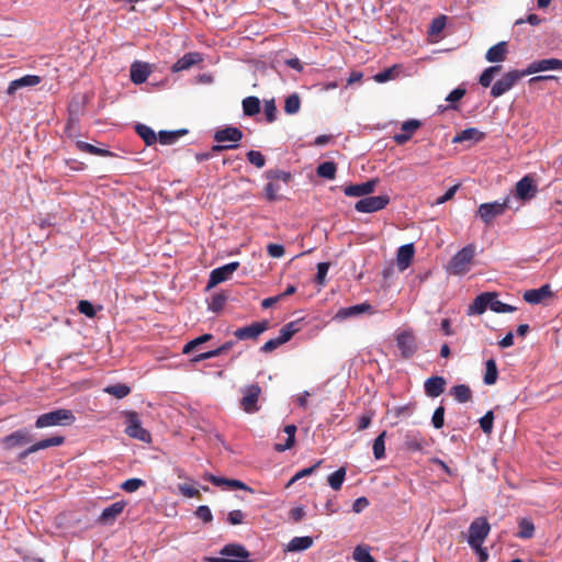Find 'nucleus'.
Wrapping results in <instances>:
<instances>
[{
  "mask_svg": "<svg viewBox=\"0 0 562 562\" xmlns=\"http://www.w3.org/2000/svg\"><path fill=\"white\" fill-rule=\"evenodd\" d=\"M475 254L476 246L474 244L465 245L452 256L447 266V271L453 276L467 274L472 268Z\"/></svg>",
  "mask_w": 562,
  "mask_h": 562,
  "instance_id": "1",
  "label": "nucleus"
},
{
  "mask_svg": "<svg viewBox=\"0 0 562 562\" xmlns=\"http://www.w3.org/2000/svg\"><path fill=\"white\" fill-rule=\"evenodd\" d=\"M76 417L70 409L59 408L40 415L35 420L36 428H46L53 426H70Z\"/></svg>",
  "mask_w": 562,
  "mask_h": 562,
  "instance_id": "2",
  "label": "nucleus"
},
{
  "mask_svg": "<svg viewBox=\"0 0 562 562\" xmlns=\"http://www.w3.org/2000/svg\"><path fill=\"white\" fill-rule=\"evenodd\" d=\"M122 414L125 417V434L133 439L149 443L151 435L142 426L139 415L134 411H124Z\"/></svg>",
  "mask_w": 562,
  "mask_h": 562,
  "instance_id": "3",
  "label": "nucleus"
},
{
  "mask_svg": "<svg viewBox=\"0 0 562 562\" xmlns=\"http://www.w3.org/2000/svg\"><path fill=\"white\" fill-rule=\"evenodd\" d=\"M221 557H211L209 562H251L250 553L241 544L229 543L220 551Z\"/></svg>",
  "mask_w": 562,
  "mask_h": 562,
  "instance_id": "4",
  "label": "nucleus"
},
{
  "mask_svg": "<svg viewBox=\"0 0 562 562\" xmlns=\"http://www.w3.org/2000/svg\"><path fill=\"white\" fill-rule=\"evenodd\" d=\"M512 198L506 196L502 202L494 201L488 203H482L477 209V215L485 224H491L493 220L502 214L507 209H512Z\"/></svg>",
  "mask_w": 562,
  "mask_h": 562,
  "instance_id": "5",
  "label": "nucleus"
},
{
  "mask_svg": "<svg viewBox=\"0 0 562 562\" xmlns=\"http://www.w3.org/2000/svg\"><path fill=\"white\" fill-rule=\"evenodd\" d=\"M525 76V70L514 69L506 72L492 86L491 95L493 98H499L501 95L508 92Z\"/></svg>",
  "mask_w": 562,
  "mask_h": 562,
  "instance_id": "6",
  "label": "nucleus"
},
{
  "mask_svg": "<svg viewBox=\"0 0 562 562\" xmlns=\"http://www.w3.org/2000/svg\"><path fill=\"white\" fill-rule=\"evenodd\" d=\"M491 530V526L486 518H475L469 527L468 543L470 547H479V543H483L487 538Z\"/></svg>",
  "mask_w": 562,
  "mask_h": 562,
  "instance_id": "7",
  "label": "nucleus"
},
{
  "mask_svg": "<svg viewBox=\"0 0 562 562\" xmlns=\"http://www.w3.org/2000/svg\"><path fill=\"white\" fill-rule=\"evenodd\" d=\"M241 408L248 414L258 412L259 407L257 403L261 394V387L258 384L246 385L241 389Z\"/></svg>",
  "mask_w": 562,
  "mask_h": 562,
  "instance_id": "8",
  "label": "nucleus"
},
{
  "mask_svg": "<svg viewBox=\"0 0 562 562\" xmlns=\"http://www.w3.org/2000/svg\"><path fill=\"white\" fill-rule=\"evenodd\" d=\"M390 198L386 194L376 196H366L360 199L356 204V211L360 213H373L386 207Z\"/></svg>",
  "mask_w": 562,
  "mask_h": 562,
  "instance_id": "9",
  "label": "nucleus"
},
{
  "mask_svg": "<svg viewBox=\"0 0 562 562\" xmlns=\"http://www.w3.org/2000/svg\"><path fill=\"white\" fill-rule=\"evenodd\" d=\"M238 267H239V262L233 261V262H229L227 265H224L222 267H218V268L212 270L210 273L206 289L210 290V289L216 286L217 284L231 279V277L238 269Z\"/></svg>",
  "mask_w": 562,
  "mask_h": 562,
  "instance_id": "10",
  "label": "nucleus"
},
{
  "mask_svg": "<svg viewBox=\"0 0 562 562\" xmlns=\"http://www.w3.org/2000/svg\"><path fill=\"white\" fill-rule=\"evenodd\" d=\"M33 437L27 428H21L12 434L3 437L1 443L3 449L12 450L18 447L25 446L32 441Z\"/></svg>",
  "mask_w": 562,
  "mask_h": 562,
  "instance_id": "11",
  "label": "nucleus"
},
{
  "mask_svg": "<svg viewBox=\"0 0 562 562\" xmlns=\"http://www.w3.org/2000/svg\"><path fill=\"white\" fill-rule=\"evenodd\" d=\"M538 193V187L531 176L521 178L515 188V196L524 202L532 200Z\"/></svg>",
  "mask_w": 562,
  "mask_h": 562,
  "instance_id": "12",
  "label": "nucleus"
},
{
  "mask_svg": "<svg viewBox=\"0 0 562 562\" xmlns=\"http://www.w3.org/2000/svg\"><path fill=\"white\" fill-rule=\"evenodd\" d=\"M396 346L405 359L413 357L417 351L416 338L409 330H404L396 336Z\"/></svg>",
  "mask_w": 562,
  "mask_h": 562,
  "instance_id": "13",
  "label": "nucleus"
},
{
  "mask_svg": "<svg viewBox=\"0 0 562 562\" xmlns=\"http://www.w3.org/2000/svg\"><path fill=\"white\" fill-rule=\"evenodd\" d=\"M269 327L268 321L256 322L248 326L237 328L234 336L238 340L257 339Z\"/></svg>",
  "mask_w": 562,
  "mask_h": 562,
  "instance_id": "14",
  "label": "nucleus"
},
{
  "mask_svg": "<svg viewBox=\"0 0 562 562\" xmlns=\"http://www.w3.org/2000/svg\"><path fill=\"white\" fill-rule=\"evenodd\" d=\"M64 442H65V437H63V436H53V437L40 440V441L31 445L25 450H23L19 454V460H23V459L27 458L30 454L37 452L40 450L47 449L50 447L61 446Z\"/></svg>",
  "mask_w": 562,
  "mask_h": 562,
  "instance_id": "15",
  "label": "nucleus"
},
{
  "mask_svg": "<svg viewBox=\"0 0 562 562\" xmlns=\"http://www.w3.org/2000/svg\"><path fill=\"white\" fill-rule=\"evenodd\" d=\"M525 70L526 76L548 71V70H562V59L547 58L532 61Z\"/></svg>",
  "mask_w": 562,
  "mask_h": 562,
  "instance_id": "16",
  "label": "nucleus"
},
{
  "mask_svg": "<svg viewBox=\"0 0 562 562\" xmlns=\"http://www.w3.org/2000/svg\"><path fill=\"white\" fill-rule=\"evenodd\" d=\"M374 312V307L370 303L364 302L361 304L339 308L335 315V319L344 321L364 313L373 314Z\"/></svg>",
  "mask_w": 562,
  "mask_h": 562,
  "instance_id": "17",
  "label": "nucleus"
},
{
  "mask_svg": "<svg viewBox=\"0 0 562 562\" xmlns=\"http://www.w3.org/2000/svg\"><path fill=\"white\" fill-rule=\"evenodd\" d=\"M494 299V292H483L479 294L469 305L467 314L471 315H481L487 308L491 307V301Z\"/></svg>",
  "mask_w": 562,
  "mask_h": 562,
  "instance_id": "18",
  "label": "nucleus"
},
{
  "mask_svg": "<svg viewBox=\"0 0 562 562\" xmlns=\"http://www.w3.org/2000/svg\"><path fill=\"white\" fill-rule=\"evenodd\" d=\"M204 479L206 481L211 482L215 486H221V487L229 488V490H244V491H248L251 493L254 492L251 487H249L248 485H246L244 482H241L239 480L225 479V477L216 476L213 474H206Z\"/></svg>",
  "mask_w": 562,
  "mask_h": 562,
  "instance_id": "19",
  "label": "nucleus"
},
{
  "mask_svg": "<svg viewBox=\"0 0 562 562\" xmlns=\"http://www.w3.org/2000/svg\"><path fill=\"white\" fill-rule=\"evenodd\" d=\"M378 184L376 179H372L362 183L350 184L344 188V193L347 196H363L366 198L375 190Z\"/></svg>",
  "mask_w": 562,
  "mask_h": 562,
  "instance_id": "20",
  "label": "nucleus"
},
{
  "mask_svg": "<svg viewBox=\"0 0 562 562\" xmlns=\"http://www.w3.org/2000/svg\"><path fill=\"white\" fill-rule=\"evenodd\" d=\"M42 78L36 75H25L19 79L12 80L9 83V87L7 89V93L9 95H13L18 90L23 88H31L35 87L38 83H41Z\"/></svg>",
  "mask_w": 562,
  "mask_h": 562,
  "instance_id": "21",
  "label": "nucleus"
},
{
  "mask_svg": "<svg viewBox=\"0 0 562 562\" xmlns=\"http://www.w3.org/2000/svg\"><path fill=\"white\" fill-rule=\"evenodd\" d=\"M243 132L234 126H226L225 128L218 130L214 134V140L220 144L231 142V144H238L243 138Z\"/></svg>",
  "mask_w": 562,
  "mask_h": 562,
  "instance_id": "22",
  "label": "nucleus"
},
{
  "mask_svg": "<svg viewBox=\"0 0 562 562\" xmlns=\"http://www.w3.org/2000/svg\"><path fill=\"white\" fill-rule=\"evenodd\" d=\"M446 384H447V382L443 376H439V375L430 376L424 383L425 394L428 397H432V398L438 397L439 395H441L443 393Z\"/></svg>",
  "mask_w": 562,
  "mask_h": 562,
  "instance_id": "23",
  "label": "nucleus"
},
{
  "mask_svg": "<svg viewBox=\"0 0 562 562\" xmlns=\"http://www.w3.org/2000/svg\"><path fill=\"white\" fill-rule=\"evenodd\" d=\"M125 505L123 501L111 504L102 510L98 521L101 524L113 522L123 513Z\"/></svg>",
  "mask_w": 562,
  "mask_h": 562,
  "instance_id": "24",
  "label": "nucleus"
},
{
  "mask_svg": "<svg viewBox=\"0 0 562 562\" xmlns=\"http://www.w3.org/2000/svg\"><path fill=\"white\" fill-rule=\"evenodd\" d=\"M202 56L200 53L190 52L184 54L181 58H179L171 67V70L173 72H179L182 70H187L191 68L192 66L201 63Z\"/></svg>",
  "mask_w": 562,
  "mask_h": 562,
  "instance_id": "25",
  "label": "nucleus"
},
{
  "mask_svg": "<svg viewBox=\"0 0 562 562\" xmlns=\"http://www.w3.org/2000/svg\"><path fill=\"white\" fill-rule=\"evenodd\" d=\"M150 75V67L147 63L134 61L131 66V81L140 85L147 80Z\"/></svg>",
  "mask_w": 562,
  "mask_h": 562,
  "instance_id": "26",
  "label": "nucleus"
},
{
  "mask_svg": "<svg viewBox=\"0 0 562 562\" xmlns=\"http://www.w3.org/2000/svg\"><path fill=\"white\" fill-rule=\"evenodd\" d=\"M552 296L549 284H543L539 289L528 290L524 293V300L529 304H539L543 299Z\"/></svg>",
  "mask_w": 562,
  "mask_h": 562,
  "instance_id": "27",
  "label": "nucleus"
},
{
  "mask_svg": "<svg viewBox=\"0 0 562 562\" xmlns=\"http://www.w3.org/2000/svg\"><path fill=\"white\" fill-rule=\"evenodd\" d=\"M414 254H415V249H414L413 244H406L398 248L396 261H397V267L401 271H404L409 267V265L413 260Z\"/></svg>",
  "mask_w": 562,
  "mask_h": 562,
  "instance_id": "28",
  "label": "nucleus"
},
{
  "mask_svg": "<svg viewBox=\"0 0 562 562\" xmlns=\"http://www.w3.org/2000/svg\"><path fill=\"white\" fill-rule=\"evenodd\" d=\"M426 446L425 438L418 431H407L404 437V447L412 452L422 451Z\"/></svg>",
  "mask_w": 562,
  "mask_h": 562,
  "instance_id": "29",
  "label": "nucleus"
},
{
  "mask_svg": "<svg viewBox=\"0 0 562 562\" xmlns=\"http://www.w3.org/2000/svg\"><path fill=\"white\" fill-rule=\"evenodd\" d=\"M508 52L507 42H498L493 45L485 54V58L488 63H501L506 59Z\"/></svg>",
  "mask_w": 562,
  "mask_h": 562,
  "instance_id": "30",
  "label": "nucleus"
},
{
  "mask_svg": "<svg viewBox=\"0 0 562 562\" xmlns=\"http://www.w3.org/2000/svg\"><path fill=\"white\" fill-rule=\"evenodd\" d=\"M484 136H485V134L483 132L479 131L477 128L469 127V128H465V130L461 131L460 133H458L453 137L452 143L457 144V143H463L467 140L477 143V142L482 140L484 138Z\"/></svg>",
  "mask_w": 562,
  "mask_h": 562,
  "instance_id": "31",
  "label": "nucleus"
},
{
  "mask_svg": "<svg viewBox=\"0 0 562 562\" xmlns=\"http://www.w3.org/2000/svg\"><path fill=\"white\" fill-rule=\"evenodd\" d=\"M284 432L286 434V440L284 443H276L274 450L278 452H283L285 450L291 449L294 446L295 442V434H296V426L291 424L286 425L284 427Z\"/></svg>",
  "mask_w": 562,
  "mask_h": 562,
  "instance_id": "32",
  "label": "nucleus"
},
{
  "mask_svg": "<svg viewBox=\"0 0 562 562\" xmlns=\"http://www.w3.org/2000/svg\"><path fill=\"white\" fill-rule=\"evenodd\" d=\"M313 546V538L308 536L304 537H294L288 543V550L292 552L304 551L310 549Z\"/></svg>",
  "mask_w": 562,
  "mask_h": 562,
  "instance_id": "33",
  "label": "nucleus"
},
{
  "mask_svg": "<svg viewBox=\"0 0 562 562\" xmlns=\"http://www.w3.org/2000/svg\"><path fill=\"white\" fill-rule=\"evenodd\" d=\"M450 394L454 397V400L459 403H467L472 400V391L465 384L454 385L450 390Z\"/></svg>",
  "mask_w": 562,
  "mask_h": 562,
  "instance_id": "34",
  "label": "nucleus"
},
{
  "mask_svg": "<svg viewBox=\"0 0 562 562\" xmlns=\"http://www.w3.org/2000/svg\"><path fill=\"white\" fill-rule=\"evenodd\" d=\"M302 328L301 319L290 322L282 326L279 333V337L282 339V341L285 344L288 342L294 334L300 331Z\"/></svg>",
  "mask_w": 562,
  "mask_h": 562,
  "instance_id": "35",
  "label": "nucleus"
},
{
  "mask_svg": "<svg viewBox=\"0 0 562 562\" xmlns=\"http://www.w3.org/2000/svg\"><path fill=\"white\" fill-rule=\"evenodd\" d=\"M136 133L145 142L147 146H151L157 142V136L154 130L145 124L138 123L135 126Z\"/></svg>",
  "mask_w": 562,
  "mask_h": 562,
  "instance_id": "36",
  "label": "nucleus"
},
{
  "mask_svg": "<svg viewBox=\"0 0 562 562\" xmlns=\"http://www.w3.org/2000/svg\"><path fill=\"white\" fill-rule=\"evenodd\" d=\"M187 130L160 131L158 133L157 139L162 145H171L176 143L181 135L187 134Z\"/></svg>",
  "mask_w": 562,
  "mask_h": 562,
  "instance_id": "37",
  "label": "nucleus"
},
{
  "mask_svg": "<svg viewBox=\"0 0 562 562\" xmlns=\"http://www.w3.org/2000/svg\"><path fill=\"white\" fill-rule=\"evenodd\" d=\"M498 376V370L495 359L491 358L485 362V374L483 381L486 385H493Z\"/></svg>",
  "mask_w": 562,
  "mask_h": 562,
  "instance_id": "38",
  "label": "nucleus"
},
{
  "mask_svg": "<svg viewBox=\"0 0 562 562\" xmlns=\"http://www.w3.org/2000/svg\"><path fill=\"white\" fill-rule=\"evenodd\" d=\"M243 111L247 116H254L260 111V100L257 97H247L243 100Z\"/></svg>",
  "mask_w": 562,
  "mask_h": 562,
  "instance_id": "39",
  "label": "nucleus"
},
{
  "mask_svg": "<svg viewBox=\"0 0 562 562\" xmlns=\"http://www.w3.org/2000/svg\"><path fill=\"white\" fill-rule=\"evenodd\" d=\"M347 470L345 467L339 468L328 476V484L334 491H339L346 479Z\"/></svg>",
  "mask_w": 562,
  "mask_h": 562,
  "instance_id": "40",
  "label": "nucleus"
},
{
  "mask_svg": "<svg viewBox=\"0 0 562 562\" xmlns=\"http://www.w3.org/2000/svg\"><path fill=\"white\" fill-rule=\"evenodd\" d=\"M103 392L110 394L116 398H124L131 393V387L123 383L108 385L103 389Z\"/></svg>",
  "mask_w": 562,
  "mask_h": 562,
  "instance_id": "41",
  "label": "nucleus"
},
{
  "mask_svg": "<svg viewBox=\"0 0 562 562\" xmlns=\"http://www.w3.org/2000/svg\"><path fill=\"white\" fill-rule=\"evenodd\" d=\"M337 167L334 161H324L317 167V175L321 178L333 180L336 177Z\"/></svg>",
  "mask_w": 562,
  "mask_h": 562,
  "instance_id": "42",
  "label": "nucleus"
},
{
  "mask_svg": "<svg viewBox=\"0 0 562 562\" xmlns=\"http://www.w3.org/2000/svg\"><path fill=\"white\" fill-rule=\"evenodd\" d=\"M76 147L79 150H81L83 153L91 154V155H97V156H111L112 155V153L109 151L108 149L95 147L94 145L82 142V140H78L76 143Z\"/></svg>",
  "mask_w": 562,
  "mask_h": 562,
  "instance_id": "43",
  "label": "nucleus"
},
{
  "mask_svg": "<svg viewBox=\"0 0 562 562\" xmlns=\"http://www.w3.org/2000/svg\"><path fill=\"white\" fill-rule=\"evenodd\" d=\"M502 69V66H490L481 74L479 82L482 87L487 88L491 86L494 76Z\"/></svg>",
  "mask_w": 562,
  "mask_h": 562,
  "instance_id": "44",
  "label": "nucleus"
},
{
  "mask_svg": "<svg viewBox=\"0 0 562 562\" xmlns=\"http://www.w3.org/2000/svg\"><path fill=\"white\" fill-rule=\"evenodd\" d=\"M385 436L386 431H382L373 441L372 450L376 460H380L385 456Z\"/></svg>",
  "mask_w": 562,
  "mask_h": 562,
  "instance_id": "45",
  "label": "nucleus"
},
{
  "mask_svg": "<svg viewBox=\"0 0 562 562\" xmlns=\"http://www.w3.org/2000/svg\"><path fill=\"white\" fill-rule=\"evenodd\" d=\"M228 296L224 292L214 294L209 304V310L214 313H220L224 308Z\"/></svg>",
  "mask_w": 562,
  "mask_h": 562,
  "instance_id": "46",
  "label": "nucleus"
},
{
  "mask_svg": "<svg viewBox=\"0 0 562 562\" xmlns=\"http://www.w3.org/2000/svg\"><path fill=\"white\" fill-rule=\"evenodd\" d=\"M301 106V100L299 94L293 93L286 97L284 102V111L286 114H295L299 112Z\"/></svg>",
  "mask_w": 562,
  "mask_h": 562,
  "instance_id": "47",
  "label": "nucleus"
},
{
  "mask_svg": "<svg viewBox=\"0 0 562 562\" xmlns=\"http://www.w3.org/2000/svg\"><path fill=\"white\" fill-rule=\"evenodd\" d=\"M497 296H498L497 293L494 292V299L491 301V307H490L493 312H495V313H513L517 310L513 305L501 302L497 299Z\"/></svg>",
  "mask_w": 562,
  "mask_h": 562,
  "instance_id": "48",
  "label": "nucleus"
},
{
  "mask_svg": "<svg viewBox=\"0 0 562 562\" xmlns=\"http://www.w3.org/2000/svg\"><path fill=\"white\" fill-rule=\"evenodd\" d=\"M519 531L517 533V537L521 539H530L533 536L535 532V526L528 519H521L519 521Z\"/></svg>",
  "mask_w": 562,
  "mask_h": 562,
  "instance_id": "49",
  "label": "nucleus"
},
{
  "mask_svg": "<svg viewBox=\"0 0 562 562\" xmlns=\"http://www.w3.org/2000/svg\"><path fill=\"white\" fill-rule=\"evenodd\" d=\"M352 557L357 562H376L370 554L369 548L363 546L356 547Z\"/></svg>",
  "mask_w": 562,
  "mask_h": 562,
  "instance_id": "50",
  "label": "nucleus"
},
{
  "mask_svg": "<svg viewBox=\"0 0 562 562\" xmlns=\"http://www.w3.org/2000/svg\"><path fill=\"white\" fill-rule=\"evenodd\" d=\"M212 339V335L211 334H203L192 340H190L189 342H187L182 349V352L183 353H190L191 351H193L198 346L209 341Z\"/></svg>",
  "mask_w": 562,
  "mask_h": 562,
  "instance_id": "51",
  "label": "nucleus"
},
{
  "mask_svg": "<svg viewBox=\"0 0 562 562\" xmlns=\"http://www.w3.org/2000/svg\"><path fill=\"white\" fill-rule=\"evenodd\" d=\"M266 178L274 182V180H281L288 183L291 180V173L280 169H269L266 171Z\"/></svg>",
  "mask_w": 562,
  "mask_h": 562,
  "instance_id": "52",
  "label": "nucleus"
},
{
  "mask_svg": "<svg viewBox=\"0 0 562 562\" xmlns=\"http://www.w3.org/2000/svg\"><path fill=\"white\" fill-rule=\"evenodd\" d=\"M493 422L494 414L492 411H488L484 416H482L479 420L480 427L482 431L486 435H490L493 430Z\"/></svg>",
  "mask_w": 562,
  "mask_h": 562,
  "instance_id": "53",
  "label": "nucleus"
},
{
  "mask_svg": "<svg viewBox=\"0 0 562 562\" xmlns=\"http://www.w3.org/2000/svg\"><path fill=\"white\" fill-rule=\"evenodd\" d=\"M145 485V481L142 479L133 477L124 481L121 484V488L127 493H133L137 491L139 487Z\"/></svg>",
  "mask_w": 562,
  "mask_h": 562,
  "instance_id": "54",
  "label": "nucleus"
},
{
  "mask_svg": "<svg viewBox=\"0 0 562 562\" xmlns=\"http://www.w3.org/2000/svg\"><path fill=\"white\" fill-rule=\"evenodd\" d=\"M263 113L268 123H272L277 119V106L274 100H266L263 104Z\"/></svg>",
  "mask_w": 562,
  "mask_h": 562,
  "instance_id": "55",
  "label": "nucleus"
},
{
  "mask_svg": "<svg viewBox=\"0 0 562 562\" xmlns=\"http://www.w3.org/2000/svg\"><path fill=\"white\" fill-rule=\"evenodd\" d=\"M247 159L250 164L255 165L257 168H262L266 165L265 156L258 150H249L247 153Z\"/></svg>",
  "mask_w": 562,
  "mask_h": 562,
  "instance_id": "56",
  "label": "nucleus"
},
{
  "mask_svg": "<svg viewBox=\"0 0 562 562\" xmlns=\"http://www.w3.org/2000/svg\"><path fill=\"white\" fill-rule=\"evenodd\" d=\"M431 424L436 429H440L445 424V407L438 406L431 417Z\"/></svg>",
  "mask_w": 562,
  "mask_h": 562,
  "instance_id": "57",
  "label": "nucleus"
},
{
  "mask_svg": "<svg viewBox=\"0 0 562 562\" xmlns=\"http://www.w3.org/2000/svg\"><path fill=\"white\" fill-rule=\"evenodd\" d=\"M321 463H322V460L317 461L312 467L304 468V469L300 470L299 472H296L293 475V477L291 479L290 484L296 482L297 480H300L302 477H305V476L311 475L312 473H314L315 470L321 465Z\"/></svg>",
  "mask_w": 562,
  "mask_h": 562,
  "instance_id": "58",
  "label": "nucleus"
},
{
  "mask_svg": "<svg viewBox=\"0 0 562 562\" xmlns=\"http://www.w3.org/2000/svg\"><path fill=\"white\" fill-rule=\"evenodd\" d=\"M265 191L269 201H277L279 199L278 192L280 191V186L270 180V182L267 183Z\"/></svg>",
  "mask_w": 562,
  "mask_h": 562,
  "instance_id": "59",
  "label": "nucleus"
},
{
  "mask_svg": "<svg viewBox=\"0 0 562 562\" xmlns=\"http://www.w3.org/2000/svg\"><path fill=\"white\" fill-rule=\"evenodd\" d=\"M395 69H396V67L393 66L392 68H387V69H385L383 71L378 72L374 76V80L376 82L383 83V82H386V81H389L391 79H394V77H395Z\"/></svg>",
  "mask_w": 562,
  "mask_h": 562,
  "instance_id": "60",
  "label": "nucleus"
},
{
  "mask_svg": "<svg viewBox=\"0 0 562 562\" xmlns=\"http://www.w3.org/2000/svg\"><path fill=\"white\" fill-rule=\"evenodd\" d=\"M195 516L204 522H211L213 519L212 512L206 505L199 506L195 510Z\"/></svg>",
  "mask_w": 562,
  "mask_h": 562,
  "instance_id": "61",
  "label": "nucleus"
},
{
  "mask_svg": "<svg viewBox=\"0 0 562 562\" xmlns=\"http://www.w3.org/2000/svg\"><path fill=\"white\" fill-rule=\"evenodd\" d=\"M283 344L284 342L282 341V339L278 336L277 338H272V339H269L268 341H266L261 346L260 351L268 353V352L276 350L278 347H280Z\"/></svg>",
  "mask_w": 562,
  "mask_h": 562,
  "instance_id": "62",
  "label": "nucleus"
},
{
  "mask_svg": "<svg viewBox=\"0 0 562 562\" xmlns=\"http://www.w3.org/2000/svg\"><path fill=\"white\" fill-rule=\"evenodd\" d=\"M420 125H422L420 121H418L416 119H411V120L403 122L401 128L403 132H405L406 134H411V136H412L415 133V131H417L420 127Z\"/></svg>",
  "mask_w": 562,
  "mask_h": 562,
  "instance_id": "63",
  "label": "nucleus"
},
{
  "mask_svg": "<svg viewBox=\"0 0 562 562\" xmlns=\"http://www.w3.org/2000/svg\"><path fill=\"white\" fill-rule=\"evenodd\" d=\"M78 311L88 317H93L95 315L94 306L86 300L79 301Z\"/></svg>",
  "mask_w": 562,
  "mask_h": 562,
  "instance_id": "64",
  "label": "nucleus"
}]
</instances>
